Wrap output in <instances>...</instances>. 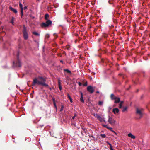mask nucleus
<instances>
[{"mask_svg":"<svg viewBox=\"0 0 150 150\" xmlns=\"http://www.w3.org/2000/svg\"><path fill=\"white\" fill-rule=\"evenodd\" d=\"M49 17V15L48 14H46L45 16V19L46 20H48V18Z\"/></svg>","mask_w":150,"mask_h":150,"instance_id":"20","label":"nucleus"},{"mask_svg":"<svg viewBox=\"0 0 150 150\" xmlns=\"http://www.w3.org/2000/svg\"><path fill=\"white\" fill-rule=\"evenodd\" d=\"M15 18L13 17H12V18L11 20V21H10V23H11L13 25H14V20Z\"/></svg>","mask_w":150,"mask_h":150,"instance_id":"15","label":"nucleus"},{"mask_svg":"<svg viewBox=\"0 0 150 150\" xmlns=\"http://www.w3.org/2000/svg\"><path fill=\"white\" fill-rule=\"evenodd\" d=\"M102 126L103 127H106L107 128V127H108V126L107 125H104V124L102 125Z\"/></svg>","mask_w":150,"mask_h":150,"instance_id":"29","label":"nucleus"},{"mask_svg":"<svg viewBox=\"0 0 150 150\" xmlns=\"http://www.w3.org/2000/svg\"><path fill=\"white\" fill-rule=\"evenodd\" d=\"M9 8L10 10L13 11L16 14L17 13V10L16 9L13 8L11 6H9Z\"/></svg>","mask_w":150,"mask_h":150,"instance_id":"9","label":"nucleus"},{"mask_svg":"<svg viewBox=\"0 0 150 150\" xmlns=\"http://www.w3.org/2000/svg\"><path fill=\"white\" fill-rule=\"evenodd\" d=\"M107 143L110 146V150H114L113 149L112 146V144L108 142H107Z\"/></svg>","mask_w":150,"mask_h":150,"instance_id":"21","label":"nucleus"},{"mask_svg":"<svg viewBox=\"0 0 150 150\" xmlns=\"http://www.w3.org/2000/svg\"><path fill=\"white\" fill-rule=\"evenodd\" d=\"M143 110L142 109H140L138 108L136 109V113L139 116V118H141L143 114Z\"/></svg>","mask_w":150,"mask_h":150,"instance_id":"5","label":"nucleus"},{"mask_svg":"<svg viewBox=\"0 0 150 150\" xmlns=\"http://www.w3.org/2000/svg\"><path fill=\"white\" fill-rule=\"evenodd\" d=\"M103 103V101H99L98 102V105H102Z\"/></svg>","mask_w":150,"mask_h":150,"instance_id":"26","label":"nucleus"},{"mask_svg":"<svg viewBox=\"0 0 150 150\" xmlns=\"http://www.w3.org/2000/svg\"><path fill=\"white\" fill-rule=\"evenodd\" d=\"M66 48L68 50H69V46H67L66 47Z\"/></svg>","mask_w":150,"mask_h":150,"instance_id":"42","label":"nucleus"},{"mask_svg":"<svg viewBox=\"0 0 150 150\" xmlns=\"http://www.w3.org/2000/svg\"><path fill=\"white\" fill-rule=\"evenodd\" d=\"M76 116V114H75L72 117V118L73 119H74L75 118V117Z\"/></svg>","mask_w":150,"mask_h":150,"instance_id":"37","label":"nucleus"},{"mask_svg":"<svg viewBox=\"0 0 150 150\" xmlns=\"http://www.w3.org/2000/svg\"><path fill=\"white\" fill-rule=\"evenodd\" d=\"M87 90L91 93H92L94 91V89L93 88V87L91 86H88L87 88Z\"/></svg>","mask_w":150,"mask_h":150,"instance_id":"7","label":"nucleus"},{"mask_svg":"<svg viewBox=\"0 0 150 150\" xmlns=\"http://www.w3.org/2000/svg\"><path fill=\"white\" fill-rule=\"evenodd\" d=\"M41 26L42 27H46L48 26V25H47L45 23H42L41 25Z\"/></svg>","mask_w":150,"mask_h":150,"instance_id":"12","label":"nucleus"},{"mask_svg":"<svg viewBox=\"0 0 150 150\" xmlns=\"http://www.w3.org/2000/svg\"><path fill=\"white\" fill-rule=\"evenodd\" d=\"M96 117L99 120L100 122H102V121L105 122V120L103 118L98 114H96Z\"/></svg>","mask_w":150,"mask_h":150,"instance_id":"8","label":"nucleus"},{"mask_svg":"<svg viewBox=\"0 0 150 150\" xmlns=\"http://www.w3.org/2000/svg\"><path fill=\"white\" fill-rule=\"evenodd\" d=\"M47 25L48 26L52 24V21L50 20H47L45 22Z\"/></svg>","mask_w":150,"mask_h":150,"instance_id":"13","label":"nucleus"},{"mask_svg":"<svg viewBox=\"0 0 150 150\" xmlns=\"http://www.w3.org/2000/svg\"><path fill=\"white\" fill-rule=\"evenodd\" d=\"M24 38L25 40H27L28 38V35L26 30V28L24 26L23 27V31Z\"/></svg>","mask_w":150,"mask_h":150,"instance_id":"4","label":"nucleus"},{"mask_svg":"<svg viewBox=\"0 0 150 150\" xmlns=\"http://www.w3.org/2000/svg\"><path fill=\"white\" fill-rule=\"evenodd\" d=\"M64 108V105H61V107L60 109V111L61 112L63 110Z\"/></svg>","mask_w":150,"mask_h":150,"instance_id":"25","label":"nucleus"},{"mask_svg":"<svg viewBox=\"0 0 150 150\" xmlns=\"http://www.w3.org/2000/svg\"><path fill=\"white\" fill-rule=\"evenodd\" d=\"M54 107H55V108L56 109V110H57V105H56V103H54Z\"/></svg>","mask_w":150,"mask_h":150,"instance_id":"34","label":"nucleus"},{"mask_svg":"<svg viewBox=\"0 0 150 150\" xmlns=\"http://www.w3.org/2000/svg\"><path fill=\"white\" fill-rule=\"evenodd\" d=\"M46 37L47 38H48L49 37V35L48 34H47L46 35Z\"/></svg>","mask_w":150,"mask_h":150,"instance_id":"35","label":"nucleus"},{"mask_svg":"<svg viewBox=\"0 0 150 150\" xmlns=\"http://www.w3.org/2000/svg\"><path fill=\"white\" fill-rule=\"evenodd\" d=\"M67 97L70 100V101L71 103H72V98H71L70 96L69 95V94H67Z\"/></svg>","mask_w":150,"mask_h":150,"instance_id":"19","label":"nucleus"},{"mask_svg":"<svg viewBox=\"0 0 150 150\" xmlns=\"http://www.w3.org/2000/svg\"><path fill=\"white\" fill-rule=\"evenodd\" d=\"M100 136L103 138H105L106 137L105 134H101Z\"/></svg>","mask_w":150,"mask_h":150,"instance_id":"27","label":"nucleus"},{"mask_svg":"<svg viewBox=\"0 0 150 150\" xmlns=\"http://www.w3.org/2000/svg\"><path fill=\"white\" fill-rule=\"evenodd\" d=\"M64 71H66L68 73H69L70 74H71V71L68 69H64Z\"/></svg>","mask_w":150,"mask_h":150,"instance_id":"23","label":"nucleus"},{"mask_svg":"<svg viewBox=\"0 0 150 150\" xmlns=\"http://www.w3.org/2000/svg\"><path fill=\"white\" fill-rule=\"evenodd\" d=\"M87 85V82H86L85 83V84H83V86H86Z\"/></svg>","mask_w":150,"mask_h":150,"instance_id":"39","label":"nucleus"},{"mask_svg":"<svg viewBox=\"0 0 150 150\" xmlns=\"http://www.w3.org/2000/svg\"><path fill=\"white\" fill-rule=\"evenodd\" d=\"M60 62H61L62 63H63V61H62V60H61V61H60Z\"/></svg>","mask_w":150,"mask_h":150,"instance_id":"43","label":"nucleus"},{"mask_svg":"<svg viewBox=\"0 0 150 150\" xmlns=\"http://www.w3.org/2000/svg\"><path fill=\"white\" fill-rule=\"evenodd\" d=\"M59 88L60 91L62 90V87L61 86H59Z\"/></svg>","mask_w":150,"mask_h":150,"instance_id":"36","label":"nucleus"},{"mask_svg":"<svg viewBox=\"0 0 150 150\" xmlns=\"http://www.w3.org/2000/svg\"><path fill=\"white\" fill-rule=\"evenodd\" d=\"M54 36L56 37V38H57L58 37L57 34L55 33L54 34Z\"/></svg>","mask_w":150,"mask_h":150,"instance_id":"33","label":"nucleus"},{"mask_svg":"<svg viewBox=\"0 0 150 150\" xmlns=\"http://www.w3.org/2000/svg\"><path fill=\"white\" fill-rule=\"evenodd\" d=\"M81 98L80 99V100L82 102V103H84V100L83 99V93L82 92H81Z\"/></svg>","mask_w":150,"mask_h":150,"instance_id":"11","label":"nucleus"},{"mask_svg":"<svg viewBox=\"0 0 150 150\" xmlns=\"http://www.w3.org/2000/svg\"><path fill=\"white\" fill-rule=\"evenodd\" d=\"M58 84L59 86H61V82L60 81V80H59L58 81Z\"/></svg>","mask_w":150,"mask_h":150,"instance_id":"30","label":"nucleus"},{"mask_svg":"<svg viewBox=\"0 0 150 150\" xmlns=\"http://www.w3.org/2000/svg\"><path fill=\"white\" fill-rule=\"evenodd\" d=\"M32 33L36 35V36H40V34L37 32H35V31H34V32H32Z\"/></svg>","mask_w":150,"mask_h":150,"instance_id":"18","label":"nucleus"},{"mask_svg":"<svg viewBox=\"0 0 150 150\" xmlns=\"http://www.w3.org/2000/svg\"><path fill=\"white\" fill-rule=\"evenodd\" d=\"M127 108H128V107L127 106H125V107H124L123 108V109L122 110V112H124L125 111H127Z\"/></svg>","mask_w":150,"mask_h":150,"instance_id":"17","label":"nucleus"},{"mask_svg":"<svg viewBox=\"0 0 150 150\" xmlns=\"http://www.w3.org/2000/svg\"><path fill=\"white\" fill-rule=\"evenodd\" d=\"M107 129H109L111 131L113 132L115 134H116V132L114 131L113 130L112 128V127H107Z\"/></svg>","mask_w":150,"mask_h":150,"instance_id":"22","label":"nucleus"},{"mask_svg":"<svg viewBox=\"0 0 150 150\" xmlns=\"http://www.w3.org/2000/svg\"><path fill=\"white\" fill-rule=\"evenodd\" d=\"M128 137H131L132 138L134 139L135 138V136L133 135L131 133H130L128 134Z\"/></svg>","mask_w":150,"mask_h":150,"instance_id":"14","label":"nucleus"},{"mask_svg":"<svg viewBox=\"0 0 150 150\" xmlns=\"http://www.w3.org/2000/svg\"><path fill=\"white\" fill-rule=\"evenodd\" d=\"M21 16L22 18L23 15V8L20 9Z\"/></svg>","mask_w":150,"mask_h":150,"instance_id":"16","label":"nucleus"},{"mask_svg":"<svg viewBox=\"0 0 150 150\" xmlns=\"http://www.w3.org/2000/svg\"><path fill=\"white\" fill-rule=\"evenodd\" d=\"M109 109H111V108H110V107H109Z\"/></svg>","mask_w":150,"mask_h":150,"instance_id":"45","label":"nucleus"},{"mask_svg":"<svg viewBox=\"0 0 150 150\" xmlns=\"http://www.w3.org/2000/svg\"><path fill=\"white\" fill-rule=\"evenodd\" d=\"M52 101L53 102V104L54 103H55V99L54 98V97H52Z\"/></svg>","mask_w":150,"mask_h":150,"instance_id":"28","label":"nucleus"},{"mask_svg":"<svg viewBox=\"0 0 150 150\" xmlns=\"http://www.w3.org/2000/svg\"><path fill=\"white\" fill-rule=\"evenodd\" d=\"M123 102H124L123 101H121L120 102V103L123 104Z\"/></svg>","mask_w":150,"mask_h":150,"instance_id":"41","label":"nucleus"},{"mask_svg":"<svg viewBox=\"0 0 150 150\" xmlns=\"http://www.w3.org/2000/svg\"><path fill=\"white\" fill-rule=\"evenodd\" d=\"M46 79L42 77H39L38 79L35 78L33 79V85L34 86L36 84L40 85L47 88L49 87L48 85L45 83Z\"/></svg>","mask_w":150,"mask_h":150,"instance_id":"1","label":"nucleus"},{"mask_svg":"<svg viewBox=\"0 0 150 150\" xmlns=\"http://www.w3.org/2000/svg\"><path fill=\"white\" fill-rule=\"evenodd\" d=\"M119 109L117 108H114L113 109V112L115 114L118 113L119 112Z\"/></svg>","mask_w":150,"mask_h":150,"instance_id":"10","label":"nucleus"},{"mask_svg":"<svg viewBox=\"0 0 150 150\" xmlns=\"http://www.w3.org/2000/svg\"><path fill=\"white\" fill-rule=\"evenodd\" d=\"M96 93H99V91H97L96 92Z\"/></svg>","mask_w":150,"mask_h":150,"instance_id":"44","label":"nucleus"},{"mask_svg":"<svg viewBox=\"0 0 150 150\" xmlns=\"http://www.w3.org/2000/svg\"><path fill=\"white\" fill-rule=\"evenodd\" d=\"M122 104L120 103V104L119 105V108H121L122 107Z\"/></svg>","mask_w":150,"mask_h":150,"instance_id":"31","label":"nucleus"},{"mask_svg":"<svg viewBox=\"0 0 150 150\" xmlns=\"http://www.w3.org/2000/svg\"><path fill=\"white\" fill-rule=\"evenodd\" d=\"M23 9H24V10H26L27 9V7L26 6H25V7H24Z\"/></svg>","mask_w":150,"mask_h":150,"instance_id":"40","label":"nucleus"},{"mask_svg":"<svg viewBox=\"0 0 150 150\" xmlns=\"http://www.w3.org/2000/svg\"><path fill=\"white\" fill-rule=\"evenodd\" d=\"M78 85L79 86H81L82 85V83L81 82H79L78 83Z\"/></svg>","mask_w":150,"mask_h":150,"instance_id":"38","label":"nucleus"},{"mask_svg":"<svg viewBox=\"0 0 150 150\" xmlns=\"http://www.w3.org/2000/svg\"><path fill=\"white\" fill-rule=\"evenodd\" d=\"M19 5L20 9L23 8V5L21 4V3L20 2H19Z\"/></svg>","mask_w":150,"mask_h":150,"instance_id":"24","label":"nucleus"},{"mask_svg":"<svg viewBox=\"0 0 150 150\" xmlns=\"http://www.w3.org/2000/svg\"><path fill=\"white\" fill-rule=\"evenodd\" d=\"M89 137H91L92 138V140H93L95 139L94 137L93 136H91V135L89 136Z\"/></svg>","mask_w":150,"mask_h":150,"instance_id":"32","label":"nucleus"},{"mask_svg":"<svg viewBox=\"0 0 150 150\" xmlns=\"http://www.w3.org/2000/svg\"><path fill=\"white\" fill-rule=\"evenodd\" d=\"M108 122L111 125H114L115 124L116 121L112 117H109L108 119Z\"/></svg>","mask_w":150,"mask_h":150,"instance_id":"6","label":"nucleus"},{"mask_svg":"<svg viewBox=\"0 0 150 150\" xmlns=\"http://www.w3.org/2000/svg\"><path fill=\"white\" fill-rule=\"evenodd\" d=\"M19 52L18 51L17 54V62L16 63L13 62V65L16 67H20L21 66V64L19 59Z\"/></svg>","mask_w":150,"mask_h":150,"instance_id":"2","label":"nucleus"},{"mask_svg":"<svg viewBox=\"0 0 150 150\" xmlns=\"http://www.w3.org/2000/svg\"><path fill=\"white\" fill-rule=\"evenodd\" d=\"M110 97L111 100H115V103H117L120 102V98L115 96L113 94H112L111 95Z\"/></svg>","mask_w":150,"mask_h":150,"instance_id":"3","label":"nucleus"}]
</instances>
